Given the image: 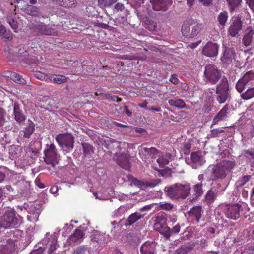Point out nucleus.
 <instances>
[{
	"instance_id": "43",
	"label": "nucleus",
	"mask_w": 254,
	"mask_h": 254,
	"mask_svg": "<svg viewBox=\"0 0 254 254\" xmlns=\"http://www.w3.org/2000/svg\"><path fill=\"white\" fill-rule=\"evenodd\" d=\"M6 21L14 30L18 28V23L17 20L13 17V14H11L6 17Z\"/></svg>"
},
{
	"instance_id": "39",
	"label": "nucleus",
	"mask_w": 254,
	"mask_h": 254,
	"mask_svg": "<svg viewBox=\"0 0 254 254\" xmlns=\"http://www.w3.org/2000/svg\"><path fill=\"white\" fill-rule=\"evenodd\" d=\"M219 164L227 172H229L235 166V163L233 161L228 160H223Z\"/></svg>"
},
{
	"instance_id": "61",
	"label": "nucleus",
	"mask_w": 254,
	"mask_h": 254,
	"mask_svg": "<svg viewBox=\"0 0 254 254\" xmlns=\"http://www.w3.org/2000/svg\"><path fill=\"white\" fill-rule=\"evenodd\" d=\"M157 162L161 166H165L169 163L168 159L164 156H161L158 158Z\"/></svg>"
},
{
	"instance_id": "6",
	"label": "nucleus",
	"mask_w": 254,
	"mask_h": 254,
	"mask_svg": "<svg viewBox=\"0 0 254 254\" xmlns=\"http://www.w3.org/2000/svg\"><path fill=\"white\" fill-rule=\"evenodd\" d=\"M55 140L61 149L66 152L71 151L73 148L74 138L70 134H59L56 136Z\"/></svg>"
},
{
	"instance_id": "4",
	"label": "nucleus",
	"mask_w": 254,
	"mask_h": 254,
	"mask_svg": "<svg viewBox=\"0 0 254 254\" xmlns=\"http://www.w3.org/2000/svg\"><path fill=\"white\" fill-rule=\"evenodd\" d=\"M19 216L14 209L8 208L0 216V228H9L18 224Z\"/></svg>"
},
{
	"instance_id": "32",
	"label": "nucleus",
	"mask_w": 254,
	"mask_h": 254,
	"mask_svg": "<svg viewBox=\"0 0 254 254\" xmlns=\"http://www.w3.org/2000/svg\"><path fill=\"white\" fill-rule=\"evenodd\" d=\"M193 245L190 243H186L181 245L176 251L178 254H187L192 249Z\"/></svg>"
},
{
	"instance_id": "12",
	"label": "nucleus",
	"mask_w": 254,
	"mask_h": 254,
	"mask_svg": "<svg viewBox=\"0 0 254 254\" xmlns=\"http://www.w3.org/2000/svg\"><path fill=\"white\" fill-rule=\"evenodd\" d=\"M153 9L155 11H167L172 3V0H150Z\"/></svg>"
},
{
	"instance_id": "59",
	"label": "nucleus",
	"mask_w": 254,
	"mask_h": 254,
	"mask_svg": "<svg viewBox=\"0 0 254 254\" xmlns=\"http://www.w3.org/2000/svg\"><path fill=\"white\" fill-rule=\"evenodd\" d=\"M160 182V180L158 179L152 180L150 181L145 182V187H149L151 188L154 187Z\"/></svg>"
},
{
	"instance_id": "49",
	"label": "nucleus",
	"mask_w": 254,
	"mask_h": 254,
	"mask_svg": "<svg viewBox=\"0 0 254 254\" xmlns=\"http://www.w3.org/2000/svg\"><path fill=\"white\" fill-rule=\"evenodd\" d=\"M100 94H102L105 99L110 101H116L117 102H119L122 101V99L121 98L115 95H112L110 94H104L102 93H100Z\"/></svg>"
},
{
	"instance_id": "48",
	"label": "nucleus",
	"mask_w": 254,
	"mask_h": 254,
	"mask_svg": "<svg viewBox=\"0 0 254 254\" xmlns=\"http://www.w3.org/2000/svg\"><path fill=\"white\" fill-rule=\"evenodd\" d=\"M222 128L213 129L211 130V133L209 134L210 137L215 138L220 136L221 134L224 133L225 131Z\"/></svg>"
},
{
	"instance_id": "37",
	"label": "nucleus",
	"mask_w": 254,
	"mask_h": 254,
	"mask_svg": "<svg viewBox=\"0 0 254 254\" xmlns=\"http://www.w3.org/2000/svg\"><path fill=\"white\" fill-rule=\"evenodd\" d=\"M157 205V209L159 210H165L167 211H170L172 210L174 207V205L168 202H160Z\"/></svg>"
},
{
	"instance_id": "44",
	"label": "nucleus",
	"mask_w": 254,
	"mask_h": 254,
	"mask_svg": "<svg viewBox=\"0 0 254 254\" xmlns=\"http://www.w3.org/2000/svg\"><path fill=\"white\" fill-rule=\"evenodd\" d=\"M24 11L25 13L30 15H36L38 12L36 7L30 5H27L24 8Z\"/></svg>"
},
{
	"instance_id": "50",
	"label": "nucleus",
	"mask_w": 254,
	"mask_h": 254,
	"mask_svg": "<svg viewBox=\"0 0 254 254\" xmlns=\"http://www.w3.org/2000/svg\"><path fill=\"white\" fill-rule=\"evenodd\" d=\"M252 186V184H250V185H247V186L245 187H242L241 190H238L239 191H241L242 196L245 198H246L248 196V193L251 189V187Z\"/></svg>"
},
{
	"instance_id": "52",
	"label": "nucleus",
	"mask_w": 254,
	"mask_h": 254,
	"mask_svg": "<svg viewBox=\"0 0 254 254\" xmlns=\"http://www.w3.org/2000/svg\"><path fill=\"white\" fill-rule=\"evenodd\" d=\"M120 147V143L117 141L112 140L109 148V151L111 153L112 151H116L117 149H119Z\"/></svg>"
},
{
	"instance_id": "9",
	"label": "nucleus",
	"mask_w": 254,
	"mask_h": 254,
	"mask_svg": "<svg viewBox=\"0 0 254 254\" xmlns=\"http://www.w3.org/2000/svg\"><path fill=\"white\" fill-rule=\"evenodd\" d=\"M205 162L203 153L201 151L193 152L191 153L190 159H188V164L192 168L197 169Z\"/></svg>"
},
{
	"instance_id": "31",
	"label": "nucleus",
	"mask_w": 254,
	"mask_h": 254,
	"mask_svg": "<svg viewBox=\"0 0 254 254\" xmlns=\"http://www.w3.org/2000/svg\"><path fill=\"white\" fill-rule=\"evenodd\" d=\"M48 79L51 82L57 84L65 83L67 81V78L65 76L56 74L51 75L49 76Z\"/></svg>"
},
{
	"instance_id": "2",
	"label": "nucleus",
	"mask_w": 254,
	"mask_h": 254,
	"mask_svg": "<svg viewBox=\"0 0 254 254\" xmlns=\"http://www.w3.org/2000/svg\"><path fill=\"white\" fill-rule=\"evenodd\" d=\"M222 71L214 64H206L204 69L203 79L205 83L215 85L222 79Z\"/></svg>"
},
{
	"instance_id": "58",
	"label": "nucleus",
	"mask_w": 254,
	"mask_h": 254,
	"mask_svg": "<svg viewBox=\"0 0 254 254\" xmlns=\"http://www.w3.org/2000/svg\"><path fill=\"white\" fill-rule=\"evenodd\" d=\"M3 190V193H4L5 194L7 195H11L13 193L14 189L11 187V185H6L3 189H2Z\"/></svg>"
},
{
	"instance_id": "27",
	"label": "nucleus",
	"mask_w": 254,
	"mask_h": 254,
	"mask_svg": "<svg viewBox=\"0 0 254 254\" xmlns=\"http://www.w3.org/2000/svg\"><path fill=\"white\" fill-rule=\"evenodd\" d=\"M84 233L83 231L79 229H76L73 234L69 237V241L70 243H75L80 241V239L83 238Z\"/></svg>"
},
{
	"instance_id": "30",
	"label": "nucleus",
	"mask_w": 254,
	"mask_h": 254,
	"mask_svg": "<svg viewBox=\"0 0 254 254\" xmlns=\"http://www.w3.org/2000/svg\"><path fill=\"white\" fill-rule=\"evenodd\" d=\"M217 191L216 190L210 189L204 196V199L207 204L213 203L217 197Z\"/></svg>"
},
{
	"instance_id": "60",
	"label": "nucleus",
	"mask_w": 254,
	"mask_h": 254,
	"mask_svg": "<svg viewBox=\"0 0 254 254\" xmlns=\"http://www.w3.org/2000/svg\"><path fill=\"white\" fill-rule=\"evenodd\" d=\"M35 77L41 80H45L48 79V76L44 73H42L41 72H36L34 73Z\"/></svg>"
},
{
	"instance_id": "42",
	"label": "nucleus",
	"mask_w": 254,
	"mask_h": 254,
	"mask_svg": "<svg viewBox=\"0 0 254 254\" xmlns=\"http://www.w3.org/2000/svg\"><path fill=\"white\" fill-rule=\"evenodd\" d=\"M228 19V13L226 11H223L221 12L218 16L217 19L219 24L224 26Z\"/></svg>"
},
{
	"instance_id": "63",
	"label": "nucleus",
	"mask_w": 254,
	"mask_h": 254,
	"mask_svg": "<svg viewBox=\"0 0 254 254\" xmlns=\"http://www.w3.org/2000/svg\"><path fill=\"white\" fill-rule=\"evenodd\" d=\"M132 183L135 186L139 188H142L144 187H145V182H142L136 179H133L132 180Z\"/></svg>"
},
{
	"instance_id": "55",
	"label": "nucleus",
	"mask_w": 254,
	"mask_h": 254,
	"mask_svg": "<svg viewBox=\"0 0 254 254\" xmlns=\"http://www.w3.org/2000/svg\"><path fill=\"white\" fill-rule=\"evenodd\" d=\"M143 149L145 152L147 153L149 155L154 156L159 153V150L154 147H151L149 148L144 147Z\"/></svg>"
},
{
	"instance_id": "20",
	"label": "nucleus",
	"mask_w": 254,
	"mask_h": 254,
	"mask_svg": "<svg viewBox=\"0 0 254 254\" xmlns=\"http://www.w3.org/2000/svg\"><path fill=\"white\" fill-rule=\"evenodd\" d=\"M108 235L99 232L97 230H93L91 234V240L93 242H96L100 244H105L107 239L108 238Z\"/></svg>"
},
{
	"instance_id": "7",
	"label": "nucleus",
	"mask_w": 254,
	"mask_h": 254,
	"mask_svg": "<svg viewBox=\"0 0 254 254\" xmlns=\"http://www.w3.org/2000/svg\"><path fill=\"white\" fill-rule=\"evenodd\" d=\"M242 209V205L238 203L229 204L226 205L224 211L227 218L237 220L240 217V211Z\"/></svg>"
},
{
	"instance_id": "36",
	"label": "nucleus",
	"mask_w": 254,
	"mask_h": 254,
	"mask_svg": "<svg viewBox=\"0 0 254 254\" xmlns=\"http://www.w3.org/2000/svg\"><path fill=\"white\" fill-rule=\"evenodd\" d=\"M168 103L170 106H174L177 108L182 109L185 107L186 104L184 101L180 99H170Z\"/></svg>"
},
{
	"instance_id": "45",
	"label": "nucleus",
	"mask_w": 254,
	"mask_h": 254,
	"mask_svg": "<svg viewBox=\"0 0 254 254\" xmlns=\"http://www.w3.org/2000/svg\"><path fill=\"white\" fill-rule=\"evenodd\" d=\"M241 97L245 100H248L254 97V87L247 89L244 93L241 95Z\"/></svg>"
},
{
	"instance_id": "57",
	"label": "nucleus",
	"mask_w": 254,
	"mask_h": 254,
	"mask_svg": "<svg viewBox=\"0 0 254 254\" xmlns=\"http://www.w3.org/2000/svg\"><path fill=\"white\" fill-rule=\"evenodd\" d=\"M246 84L241 79L237 82L236 85V88L239 93H241L244 89Z\"/></svg>"
},
{
	"instance_id": "10",
	"label": "nucleus",
	"mask_w": 254,
	"mask_h": 254,
	"mask_svg": "<svg viewBox=\"0 0 254 254\" xmlns=\"http://www.w3.org/2000/svg\"><path fill=\"white\" fill-rule=\"evenodd\" d=\"M117 157L116 159L117 164L122 168L125 170H129L131 167L130 160L131 157L129 154L122 152L117 155V152L115 153Z\"/></svg>"
},
{
	"instance_id": "23",
	"label": "nucleus",
	"mask_w": 254,
	"mask_h": 254,
	"mask_svg": "<svg viewBox=\"0 0 254 254\" xmlns=\"http://www.w3.org/2000/svg\"><path fill=\"white\" fill-rule=\"evenodd\" d=\"M202 209L201 206H196L191 208L187 213L190 218H195L197 223L199 222L202 217Z\"/></svg>"
},
{
	"instance_id": "25",
	"label": "nucleus",
	"mask_w": 254,
	"mask_h": 254,
	"mask_svg": "<svg viewBox=\"0 0 254 254\" xmlns=\"http://www.w3.org/2000/svg\"><path fill=\"white\" fill-rule=\"evenodd\" d=\"M192 200L197 199L203 193V185L201 182L197 183L193 186Z\"/></svg>"
},
{
	"instance_id": "41",
	"label": "nucleus",
	"mask_w": 254,
	"mask_h": 254,
	"mask_svg": "<svg viewBox=\"0 0 254 254\" xmlns=\"http://www.w3.org/2000/svg\"><path fill=\"white\" fill-rule=\"evenodd\" d=\"M89 249L87 246L82 245L78 247L72 254H89Z\"/></svg>"
},
{
	"instance_id": "54",
	"label": "nucleus",
	"mask_w": 254,
	"mask_h": 254,
	"mask_svg": "<svg viewBox=\"0 0 254 254\" xmlns=\"http://www.w3.org/2000/svg\"><path fill=\"white\" fill-rule=\"evenodd\" d=\"M15 53L17 56L26 57L28 55V52L23 47L17 48Z\"/></svg>"
},
{
	"instance_id": "19",
	"label": "nucleus",
	"mask_w": 254,
	"mask_h": 254,
	"mask_svg": "<svg viewBox=\"0 0 254 254\" xmlns=\"http://www.w3.org/2000/svg\"><path fill=\"white\" fill-rule=\"evenodd\" d=\"M156 244L154 242L146 241L140 248L141 254H154L156 251Z\"/></svg>"
},
{
	"instance_id": "47",
	"label": "nucleus",
	"mask_w": 254,
	"mask_h": 254,
	"mask_svg": "<svg viewBox=\"0 0 254 254\" xmlns=\"http://www.w3.org/2000/svg\"><path fill=\"white\" fill-rule=\"evenodd\" d=\"M145 27L149 31H154L156 28V23L151 20H146L145 21Z\"/></svg>"
},
{
	"instance_id": "33",
	"label": "nucleus",
	"mask_w": 254,
	"mask_h": 254,
	"mask_svg": "<svg viewBox=\"0 0 254 254\" xmlns=\"http://www.w3.org/2000/svg\"><path fill=\"white\" fill-rule=\"evenodd\" d=\"M0 35L3 36L5 40H10L12 39V34L10 30H7L5 27L0 22Z\"/></svg>"
},
{
	"instance_id": "29",
	"label": "nucleus",
	"mask_w": 254,
	"mask_h": 254,
	"mask_svg": "<svg viewBox=\"0 0 254 254\" xmlns=\"http://www.w3.org/2000/svg\"><path fill=\"white\" fill-rule=\"evenodd\" d=\"M167 218L166 214L163 212L158 213L155 216V225L156 228L162 226L166 225Z\"/></svg>"
},
{
	"instance_id": "21",
	"label": "nucleus",
	"mask_w": 254,
	"mask_h": 254,
	"mask_svg": "<svg viewBox=\"0 0 254 254\" xmlns=\"http://www.w3.org/2000/svg\"><path fill=\"white\" fill-rule=\"evenodd\" d=\"M229 108L228 105H225L220 111L214 117L211 128L213 125L218 124L220 121H223L227 116Z\"/></svg>"
},
{
	"instance_id": "8",
	"label": "nucleus",
	"mask_w": 254,
	"mask_h": 254,
	"mask_svg": "<svg viewBox=\"0 0 254 254\" xmlns=\"http://www.w3.org/2000/svg\"><path fill=\"white\" fill-rule=\"evenodd\" d=\"M236 57V53L233 47L223 45L222 55L220 58V60L223 64H230L235 60Z\"/></svg>"
},
{
	"instance_id": "3",
	"label": "nucleus",
	"mask_w": 254,
	"mask_h": 254,
	"mask_svg": "<svg viewBox=\"0 0 254 254\" xmlns=\"http://www.w3.org/2000/svg\"><path fill=\"white\" fill-rule=\"evenodd\" d=\"M202 28V24L198 23L196 20L190 18L184 22L182 26V33L186 37L192 38L196 36Z\"/></svg>"
},
{
	"instance_id": "16",
	"label": "nucleus",
	"mask_w": 254,
	"mask_h": 254,
	"mask_svg": "<svg viewBox=\"0 0 254 254\" xmlns=\"http://www.w3.org/2000/svg\"><path fill=\"white\" fill-rule=\"evenodd\" d=\"M211 173L213 176L212 180H216L225 178L227 172L219 164H218L213 167Z\"/></svg>"
},
{
	"instance_id": "13",
	"label": "nucleus",
	"mask_w": 254,
	"mask_h": 254,
	"mask_svg": "<svg viewBox=\"0 0 254 254\" xmlns=\"http://www.w3.org/2000/svg\"><path fill=\"white\" fill-rule=\"evenodd\" d=\"M242 24L240 18L233 17L232 19V22L228 30V34L232 37L236 36L241 30Z\"/></svg>"
},
{
	"instance_id": "22",
	"label": "nucleus",
	"mask_w": 254,
	"mask_h": 254,
	"mask_svg": "<svg viewBox=\"0 0 254 254\" xmlns=\"http://www.w3.org/2000/svg\"><path fill=\"white\" fill-rule=\"evenodd\" d=\"M191 187L188 183L181 184L178 183L179 197L185 199L190 193Z\"/></svg>"
},
{
	"instance_id": "17",
	"label": "nucleus",
	"mask_w": 254,
	"mask_h": 254,
	"mask_svg": "<svg viewBox=\"0 0 254 254\" xmlns=\"http://www.w3.org/2000/svg\"><path fill=\"white\" fill-rule=\"evenodd\" d=\"M143 217L144 215L141 214L138 212H135L130 214L127 219L125 220L122 219L120 222L123 223L126 227L132 225L138 220L143 218Z\"/></svg>"
},
{
	"instance_id": "18",
	"label": "nucleus",
	"mask_w": 254,
	"mask_h": 254,
	"mask_svg": "<svg viewBox=\"0 0 254 254\" xmlns=\"http://www.w3.org/2000/svg\"><path fill=\"white\" fill-rule=\"evenodd\" d=\"M167 196L173 199H179L178 183L166 186L164 189Z\"/></svg>"
},
{
	"instance_id": "56",
	"label": "nucleus",
	"mask_w": 254,
	"mask_h": 254,
	"mask_svg": "<svg viewBox=\"0 0 254 254\" xmlns=\"http://www.w3.org/2000/svg\"><path fill=\"white\" fill-rule=\"evenodd\" d=\"M75 0H64L63 3H59V5L64 7H72L75 6Z\"/></svg>"
},
{
	"instance_id": "53",
	"label": "nucleus",
	"mask_w": 254,
	"mask_h": 254,
	"mask_svg": "<svg viewBox=\"0 0 254 254\" xmlns=\"http://www.w3.org/2000/svg\"><path fill=\"white\" fill-rule=\"evenodd\" d=\"M254 75V73L252 71H250L246 73L241 79L247 84L250 80L252 79V76Z\"/></svg>"
},
{
	"instance_id": "62",
	"label": "nucleus",
	"mask_w": 254,
	"mask_h": 254,
	"mask_svg": "<svg viewBox=\"0 0 254 254\" xmlns=\"http://www.w3.org/2000/svg\"><path fill=\"white\" fill-rule=\"evenodd\" d=\"M191 148V145L190 143H185L182 148V151L186 155H188L190 152V150Z\"/></svg>"
},
{
	"instance_id": "28",
	"label": "nucleus",
	"mask_w": 254,
	"mask_h": 254,
	"mask_svg": "<svg viewBox=\"0 0 254 254\" xmlns=\"http://www.w3.org/2000/svg\"><path fill=\"white\" fill-rule=\"evenodd\" d=\"M35 130V125L33 122L29 119L27 121L26 127L24 128L23 131L24 137L25 138H29Z\"/></svg>"
},
{
	"instance_id": "11",
	"label": "nucleus",
	"mask_w": 254,
	"mask_h": 254,
	"mask_svg": "<svg viewBox=\"0 0 254 254\" xmlns=\"http://www.w3.org/2000/svg\"><path fill=\"white\" fill-rule=\"evenodd\" d=\"M218 48L219 45L216 43L208 42L203 48L202 53L206 57L214 58L218 55Z\"/></svg>"
},
{
	"instance_id": "15",
	"label": "nucleus",
	"mask_w": 254,
	"mask_h": 254,
	"mask_svg": "<svg viewBox=\"0 0 254 254\" xmlns=\"http://www.w3.org/2000/svg\"><path fill=\"white\" fill-rule=\"evenodd\" d=\"M13 115L14 119L19 124H21L26 120V116L21 110L20 105L17 102L14 103Z\"/></svg>"
},
{
	"instance_id": "1",
	"label": "nucleus",
	"mask_w": 254,
	"mask_h": 254,
	"mask_svg": "<svg viewBox=\"0 0 254 254\" xmlns=\"http://www.w3.org/2000/svg\"><path fill=\"white\" fill-rule=\"evenodd\" d=\"M216 100L219 104H223L231 99L230 88L227 78L223 76L216 87Z\"/></svg>"
},
{
	"instance_id": "35",
	"label": "nucleus",
	"mask_w": 254,
	"mask_h": 254,
	"mask_svg": "<svg viewBox=\"0 0 254 254\" xmlns=\"http://www.w3.org/2000/svg\"><path fill=\"white\" fill-rule=\"evenodd\" d=\"M161 234L164 236L166 239H169L171 236V229L166 225L157 228Z\"/></svg>"
},
{
	"instance_id": "24",
	"label": "nucleus",
	"mask_w": 254,
	"mask_h": 254,
	"mask_svg": "<svg viewBox=\"0 0 254 254\" xmlns=\"http://www.w3.org/2000/svg\"><path fill=\"white\" fill-rule=\"evenodd\" d=\"M46 237L49 239V241L47 244L48 254H53L54 251L56 250L57 247L56 236L55 235H50L49 233H47Z\"/></svg>"
},
{
	"instance_id": "40",
	"label": "nucleus",
	"mask_w": 254,
	"mask_h": 254,
	"mask_svg": "<svg viewBox=\"0 0 254 254\" xmlns=\"http://www.w3.org/2000/svg\"><path fill=\"white\" fill-rule=\"evenodd\" d=\"M230 7V10L232 12L238 8L242 2L241 0H227Z\"/></svg>"
},
{
	"instance_id": "34",
	"label": "nucleus",
	"mask_w": 254,
	"mask_h": 254,
	"mask_svg": "<svg viewBox=\"0 0 254 254\" xmlns=\"http://www.w3.org/2000/svg\"><path fill=\"white\" fill-rule=\"evenodd\" d=\"M8 76L17 83L23 85L26 84V81L20 75L15 72H10Z\"/></svg>"
},
{
	"instance_id": "14",
	"label": "nucleus",
	"mask_w": 254,
	"mask_h": 254,
	"mask_svg": "<svg viewBox=\"0 0 254 254\" xmlns=\"http://www.w3.org/2000/svg\"><path fill=\"white\" fill-rule=\"evenodd\" d=\"M34 30L41 34L47 35H56L57 32L54 29H52L43 23H39L34 26Z\"/></svg>"
},
{
	"instance_id": "51",
	"label": "nucleus",
	"mask_w": 254,
	"mask_h": 254,
	"mask_svg": "<svg viewBox=\"0 0 254 254\" xmlns=\"http://www.w3.org/2000/svg\"><path fill=\"white\" fill-rule=\"evenodd\" d=\"M157 170L162 177L165 178L169 177L171 173V170L169 167H166L164 169H158Z\"/></svg>"
},
{
	"instance_id": "5",
	"label": "nucleus",
	"mask_w": 254,
	"mask_h": 254,
	"mask_svg": "<svg viewBox=\"0 0 254 254\" xmlns=\"http://www.w3.org/2000/svg\"><path fill=\"white\" fill-rule=\"evenodd\" d=\"M44 153L45 156L44 157V162L47 164L55 167L56 164L58 163L60 160V155L57 153L56 147L53 143L46 145Z\"/></svg>"
},
{
	"instance_id": "46",
	"label": "nucleus",
	"mask_w": 254,
	"mask_h": 254,
	"mask_svg": "<svg viewBox=\"0 0 254 254\" xmlns=\"http://www.w3.org/2000/svg\"><path fill=\"white\" fill-rule=\"evenodd\" d=\"M82 146L83 150V153L85 155H87L90 154L91 152H93V147L92 146L87 143H82Z\"/></svg>"
},
{
	"instance_id": "38",
	"label": "nucleus",
	"mask_w": 254,
	"mask_h": 254,
	"mask_svg": "<svg viewBox=\"0 0 254 254\" xmlns=\"http://www.w3.org/2000/svg\"><path fill=\"white\" fill-rule=\"evenodd\" d=\"M251 176L250 175H245L242 178L240 179L237 181L236 188L237 190H241L242 187H244L245 185L250 180Z\"/></svg>"
},
{
	"instance_id": "26",
	"label": "nucleus",
	"mask_w": 254,
	"mask_h": 254,
	"mask_svg": "<svg viewBox=\"0 0 254 254\" xmlns=\"http://www.w3.org/2000/svg\"><path fill=\"white\" fill-rule=\"evenodd\" d=\"M247 33L244 35L242 41L245 46L250 45L252 42L253 35L254 34V30L252 27H248L246 30Z\"/></svg>"
},
{
	"instance_id": "64",
	"label": "nucleus",
	"mask_w": 254,
	"mask_h": 254,
	"mask_svg": "<svg viewBox=\"0 0 254 254\" xmlns=\"http://www.w3.org/2000/svg\"><path fill=\"white\" fill-rule=\"evenodd\" d=\"M245 153L249 160H254V150H246L245 151Z\"/></svg>"
}]
</instances>
